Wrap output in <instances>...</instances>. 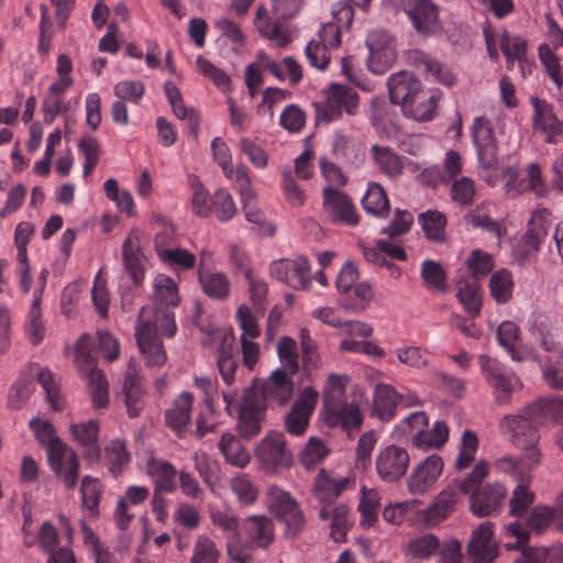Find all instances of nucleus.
I'll use <instances>...</instances> for the list:
<instances>
[{
	"label": "nucleus",
	"mask_w": 563,
	"mask_h": 563,
	"mask_svg": "<svg viewBox=\"0 0 563 563\" xmlns=\"http://www.w3.org/2000/svg\"><path fill=\"white\" fill-rule=\"evenodd\" d=\"M35 374V364H29L19 373L8 394V405L11 409H22L27 402L34 389Z\"/></svg>",
	"instance_id": "nucleus-31"
},
{
	"label": "nucleus",
	"mask_w": 563,
	"mask_h": 563,
	"mask_svg": "<svg viewBox=\"0 0 563 563\" xmlns=\"http://www.w3.org/2000/svg\"><path fill=\"white\" fill-rule=\"evenodd\" d=\"M455 490L454 487H444L427 508L417 512L418 521L428 528H433L446 520L454 512L457 504Z\"/></svg>",
	"instance_id": "nucleus-15"
},
{
	"label": "nucleus",
	"mask_w": 563,
	"mask_h": 563,
	"mask_svg": "<svg viewBox=\"0 0 563 563\" xmlns=\"http://www.w3.org/2000/svg\"><path fill=\"white\" fill-rule=\"evenodd\" d=\"M371 152L376 165L389 177H396L402 173V163L399 156L389 147L373 145Z\"/></svg>",
	"instance_id": "nucleus-60"
},
{
	"label": "nucleus",
	"mask_w": 563,
	"mask_h": 563,
	"mask_svg": "<svg viewBox=\"0 0 563 563\" xmlns=\"http://www.w3.org/2000/svg\"><path fill=\"white\" fill-rule=\"evenodd\" d=\"M421 277L429 290L440 294L448 291L446 275L440 263L424 261L421 265Z\"/></svg>",
	"instance_id": "nucleus-59"
},
{
	"label": "nucleus",
	"mask_w": 563,
	"mask_h": 563,
	"mask_svg": "<svg viewBox=\"0 0 563 563\" xmlns=\"http://www.w3.org/2000/svg\"><path fill=\"white\" fill-rule=\"evenodd\" d=\"M462 172V157L456 151L450 150L445 154L444 158V172L441 173L439 169H429L424 172V176H430L432 179L430 184L437 186L438 183H444L449 179L456 177Z\"/></svg>",
	"instance_id": "nucleus-61"
},
{
	"label": "nucleus",
	"mask_w": 563,
	"mask_h": 563,
	"mask_svg": "<svg viewBox=\"0 0 563 563\" xmlns=\"http://www.w3.org/2000/svg\"><path fill=\"white\" fill-rule=\"evenodd\" d=\"M443 460L437 454H431L418 463L406 481L409 494L423 496L438 483L443 473Z\"/></svg>",
	"instance_id": "nucleus-12"
},
{
	"label": "nucleus",
	"mask_w": 563,
	"mask_h": 563,
	"mask_svg": "<svg viewBox=\"0 0 563 563\" xmlns=\"http://www.w3.org/2000/svg\"><path fill=\"white\" fill-rule=\"evenodd\" d=\"M537 424L554 421L563 416V400L542 398L526 407Z\"/></svg>",
	"instance_id": "nucleus-47"
},
{
	"label": "nucleus",
	"mask_w": 563,
	"mask_h": 563,
	"mask_svg": "<svg viewBox=\"0 0 563 563\" xmlns=\"http://www.w3.org/2000/svg\"><path fill=\"white\" fill-rule=\"evenodd\" d=\"M276 352L285 373L296 374L299 369V354L296 340L290 336H282L276 345Z\"/></svg>",
	"instance_id": "nucleus-57"
},
{
	"label": "nucleus",
	"mask_w": 563,
	"mask_h": 563,
	"mask_svg": "<svg viewBox=\"0 0 563 563\" xmlns=\"http://www.w3.org/2000/svg\"><path fill=\"white\" fill-rule=\"evenodd\" d=\"M555 509L538 505L530 512L526 520V527L517 522H511L505 527L506 532L517 538V544L526 543L529 539V534H540L544 532L553 521Z\"/></svg>",
	"instance_id": "nucleus-17"
},
{
	"label": "nucleus",
	"mask_w": 563,
	"mask_h": 563,
	"mask_svg": "<svg viewBox=\"0 0 563 563\" xmlns=\"http://www.w3.org/2000/svg\"><path fill=\"white\" fill-rule=\"evenodd\" d=\"M428 427V417L423 411H416L402 419L394 429L393 435L399 441L409 440L413 446L427 443L423 430Z\"/></svg>",
	"instance_id": "nucleus-30"
},
{
	"label": "nucleus",
	"mask_w": 563,
	"mask_h": 563,
	"mask_svg": "<svg viewBox=\"0 0 563 563\" xmlns=\"http://www.w3.org/2000/svg\"><path fill=\"white\" fill-rule=\"evenodd\" d=\"M499 46L506 57L507 67L512 68L514 62H523L527 55V42L521 36L504 32L499 38Z\"/></svg>",
	"instance_id": "nucleus-56"
},
{
	"label": "nucleus",
	"mask_w": 563,
	"mask_h": 563,
	"mask_svg": "<svg viewBox=\"0 0 563 563\" xmlns=\"http://www.w3.org/2000/svg\"><path fill=\"white\" fill-rule=\"evenodd\" d=\"M553 356L543 361L542 376L545 383L552 388H563V353L558 342L551 340Z\"/></svg>",
	"instance_id": "nucleus-50"
},
{
	"label": "nucleus",
	"mask_w": 563,
	"mask_h": 563,
	"mask_svg": "<svg viewBox=\"0 0 563 563\" xmlns=\"http://www.w3.org/2000/svg\"><path fill=\"white\" fill-rule=\"evenodd\" d=\"M289 373L276 368L262 386V396L267 402L285 405L289 401L294 393V383Z\"/></svg>",
	"instance_id": "nucleus-27"
},
{
	"label": "nucleus",
	"mask_w": 563,
	"mask_h": 563,
	"mask_svg": "<svg viewBox=\"0 0 563 563\" xmlns=\"http://www.w3.org/2000/svg\"><path fill=\"white\" fill-rule=\"evenodd\" d=\"M324 420L331 427H341L351 437L361 429L363 415L356 404L343 401L325 410Z\"/></svg>",
	"instance_id": "nucleus-26"
},
{
	"label": "nucleus",
	"mask_w": 563,
	"mask_h": 563,
	"mask_svg": "<svg viewBox=\"0 0 563 563\" xmlns=\"http://www.w3.org/2000/svg\"><path fill=\"white\" fill-rule=\"evenodd\" d=\"M368 68L374 74H383L396 59L395 40L385 30H375L367 35Z\"/></svg>",
	"instance_id": "nucleus-11"
},
{
	"label": "nucleus",
	"mask_w": 563,
	"mask_h": 563,
	"mask_svg": "<svg viewBox=\"0 0 563 563\" xmlns=\"http://www.w3.org/2000/svg\"><path fill=\"white\" fill-rule=\"evenodd\" d=\"M75 361L92 396L95 407L104 408L109 402V385L93 358L89 355V336L80 335L75 347Z\"/></svg>",
	"instance_id": "nucleus-4"
},
{
	"label": "nucleus",
	"mask_w": 563,
	"mask_h": 563,
	"mask_svg": "<svg viewBox=\"0 0 563 563\" xmlns=\"http://www.w3.org/2000/svg\"><path fill=\"white\" fill-rule=\"evenodd\" d=\"M394 353L398 363L409 369L422 371L429 365L428 352L421 346L400 345L395 349Z\"/></svg>",
	"instance_id": "nucleus-54"
},
{
	"label": "nucleus",
	"mask_w": 563,
	"mask_h": 563,
	"mask_svg": "<svg viewBox=\"0 0 563 563\" xmlns=\"http://www.w3.org/2000/svg\"><path fill=\"white\" fill-rule=\"evenodd\" d=\"M507 496V488L500 483L479 487L470 498L471 511L477 517H487L497 512Z\"/></svg>",
	"instance_id": "nucleus-21"
},
{
	"label": "nucleus",
	"mask_w": 563,
	"mask_h": 563,
	"mask_svg": "<svg viewBox=\"0 0 563 563\" xmlns=\"http://www.w3.org/2000/svg\"><path fill=\"white\" fill-rule=\"evenodd\" d=\"M402 396L387 384H379L374 391V411L382 420H389Z\"/></svg>",
	"instance_id": "nucleus-41"
},
{
	"label": "nucleus",
	"mask_w": 563,
	"mask_h": 563,
	"mask_svg": "<svg viewBox=\"0 0 563 563\" xmlns=\"http://www.w3.org/2000/svg\"><path fill=\"white\" fill-rule=\"evenodd\" d=\"M404 11L419 34L429 36L442 32L440 8L432 0H407Z\"/></svg>",
	"instance_id": "nucleus-10"
},
{
	"label": "nucleus",
	"mask_w": 563,
	"mask_h": 563,
	"mask_svg": "<svg viewBox=\"0 0 563 563\" xmlns=\"http://www.w3.org/2000/svg\"><path fill=\"white\" fill-rule=\"evenodd\" d=\"M530 104L533 110L532 131L542 135L547 143L558 144L563 134V122L558 119L553 106L537 96L530 97Z\"/></svg>",
	"instance_id": "nucleus-9"
},
{
	"label": "nucleus",
	"mask_w": 563,
	"mask_h": 563,
	"mask_svg": "<svg viewBox=\"0 0 563 563\" xmlns=\"http://www.w3.org/2000/svg\"><path fill=\"white\" fill-rule=\"evenodd\" d=\"M542 455L536 452L522 451L520 457L511 455H503L495 461V467L498 472L508 474L516 481L529 483L531 481V472L541 464Z\"/></svg>",
	"instance_id": "nucleus-22"
},
{
	"label": "nucleus",
	"mask_w": 563,
	"mask_h": 563,
	"mask_svg": "<svg viewBox=\"0 0 563 563\" xmlns=\"http://www.w3.org/2000/svg\"><path fill=\"white\" fill-rule=\"evenodd\" d=\"M362 498L358 505V511L361 514L360 525L365 528H369L377 521V510L380 505V495L378 490L374 488H366L365 486L361 489Z\"/></svg>",
	"instance_id": "nucleus-55"
},
{
	"label": "nucleus",
	"mask_w": 563,
	"mask_h": 563,
	"mask_svg": "<svg viewBox=\"0 0 563 563\" xmlns=\"http://www.w3.org/2000/svg\"><path fill=\"white\" fill-rule=\"evenodd\" d=\"M123 394L129 416L136 417L142 409V398L144 391L142 388L139 371L133 360H131L128 365L123 382Z\"/></svg>",
	"instance_id": "nucleus-34"
},
{
	"label": "nucleus",
	"mask_w": 563,
	"mask_h": 563,
	"mask_svg": "<svg viewBox=\"0 0 563 563\" xmlns=\"http://www.w3.org/2000/svg\"><path fill=\"white\" fill-rule=\"evenodd\" d=\"M254 456L260 468L271 475L290 467L292 463V453L286 445L285 437L275 431L268 432L256 444Z\"/></svg>",
	"instance_id": "nucleus-6"
},
{
	"label": "nucleus",
	"mask_w": 563,
	"mask_h": 563,
	"mask_svg": "<svg viewBox=\"0 0 563 563\" xmlns=\"http://www.w3.org/2000/svg\"><path fill=\"white\" fill-rule=\"evenodd\" d=\"M271 275L277 280L296 290H308L311 287V267L306 257L274 261L269 268Z\"/></svg>",
	"instance_id": "nucleus-8"
},
{
	"label": "nucleus",
	"mask_w": 563,
	"mask_h": 563,
	"mask_svg": "<svg viewBox=\"0 0 563 563\" xmlns=\"http://www.w3.org/2000/svg\"><path fill=\"white\" fill-rule=\"evenodd\" d=\"M243 531L252 548L267 549L275 541L274 521L265 515H252L243 520Z\"/></svg>",
	"instance_id": "nucleus-23"
},
{
	"label": "nucleus",
	"mask_w": 563,
	"mask_h": 563,
	"mask_svg": "<svg viewBox=\"0 0 563 563\" xmlns=\"http://www.w3.org/2000/svg\"><path fill=\"white\" fill-rule=\"evenodd\" d=\"M541 64L545 68L549 78L553 81L563 98V76L562 67L558 55L553 52L549 44L543 43L538 48Z\"/></svg>",
	"instance_id": "nucleus-58"
},
{
	"label": "nucleus",
	"mask_w": 563,
	"mask_h": 563,
	"mask_svg": "<svg viewBox=\"0 0 563 563\" xmlns=\"http://www.w3.org/2000/svg\"><path fill=\"white\" fill-rule=\"evenodd\" d=\"M194 467L198 472L202 482L210 488L214 489L220 471L219 463L211 459L203 451H196L192 455Z\"/></svg>",
	"instance_id": "nucleus-62"
},
{
	"label": "nucleus",
	"mask_w": 563,
	"mask_h": 563,
	"mask_svg": "<svg viewBox=\"0 0 563 563\" xmlns=\"http://www.w3.org/2000/svg\"><path fill=\"white\" fill-rule=\"evenodd\" d=\"M464 220L467 227L483 229L497 239H500L505 233L503 222L492 219L485 205H479L474 210L470 211L464 217Z\"/></svg>",
	"instance_id": "nucleus-52"
},
{
	"label": "nucleus",
	"mask_w": 563,
	"mask_h": 563,
	"mask_svg": "<svg viewBox=\"0 0 563 563\" xmlns=\"http://www.w3.org/2000/svg\"><path fill=\"white\" fill-rule=\"evenodd\" d=\"M37 441L47 449L48 463L55 475L73 489L79 475V462L76 452L59 441L54 427L47 420L34 418L29 422Z\"/></svg>",
	"instance_id": "nucleus-2"
},
{
	"label": "nucleus",
	"mask_w": 563,
	"mask_h": 563,
	"mask_svg": "<svg viewBox=\"0 0 563 563\" xmlns=\"http://www.w3.org/2000/svg\"><path fill=\"white\" fill-rule=\"evenodd\" d=\"M551 227V212L548 209L534 210L522 238L525 246H540L545 243Z\"/></svg>",
	"instance_id": "nucleus-39"
},
{
	"label": "nucleus",
	"mask_w": 563,
	"mask_h": 563,
	"mask_svg": "<svg viewBox=\"0 0 563 563\" xmlns=\"http://www.w3.org/2000/svg\"><path fill=\"white\" fill-rule=\"evenodd\" d=\"M318 391L313 387H305L286 417V430L292 435H301L309 423L310 416L316 407Z\"/></svg>",
	"instance_id": "nucleus-19"
},
{
	"label": "nucleus",
	"mask_w": 563,
	"mask_h": 563,
	"mask_svg": "<svg viewBox=\"0 0 563 563\" xmlns=\"http://www.w3.org/2000/svg\"><path fill=\"white\" fill-rule=\"evenodd\" d=\"M25 333L29 342L36 346L42 343L46 334V327L41 309V295H35L30 306L25 322Z\"/></svg>",
	"instance_id": "nucleus-44"
},
{
	"label": "nucleus",
	"mask_w": 563,
	"mask_h": 563,
	"mask_svg": "<svg viewBox=\"0 0 563 563\" xmlns=\"http://www.w3.org/2000/svg\"><path fill=\"white\" fill-rule=\"evenodd\" d=\"M361 202L367 213L378 218H386L390 210L385 189L380 184L375 181L368 183L367 190L362 197Z\"/></svg>",
	"instance_id": "nucleus-42"
},
{
	"label": "nucleus",
	"mask_w": 563,
	"mask_h": 563,
	"mask_svg": "<svg viewBox=\"0 0 563 563\" xmlns=\"http://www.w3.org/2000/svg\"><path fill=\"white\" fill-rule=\"evenodd\" d=\"M514 282L511 274L506 269L495 272L489 280L492 297L498 303H506L512 297Z\"/></svg>",
	"instance_id": "nucleus-63"
},
{
	"label": "nucleus",
	"mask_w": 563,
	"mask_h": 563,
	"mask_svg": "<svg viewBox=\"0 0 563 563\" xmlns=\"http://www.w3.org/2000/svg\"><path fill=\"white\" fill-rule=\"evenodd\" d=\"M194 406V395L183 391L173 401L170 408L165 411V422L176 433L184 432L190 420Z\"/></svg>",
	"instance_id": "nucleus-29"
},
{
	"label": "nucleus",
	"mask_w": 563,
	"mask_h": 563,
	"mask_svg": "<svg viewBox=\"0 0 563 563\" xmlns=\"http://www.w3.org/2000/svg\"><path fill=\"white\" fill-rule=\"evenodd\" d=\"M218 448L223 454L224 461L238 468H245L251 462V454L240 439L231 432L223 433Z\"/></svg>",
	"instance_id": "nucleus-38"
},
{
	"label": "nucleus",
	"mask_w": 563,
	"mask_h": 563,
	"mask_svg": "<svg viewBox=\"0 0 563 563\" xmlns=\"http://www.w3.org/2000/svg\"><path fill=\"white\" fill-rule=\"evenodd\" d=\"M472 139L482 166H493L497 161V143L493 124L487 118L477 117L474 120Z\"/></svg>",
	"instance_id": "nucleus-16"
},
{
	"label": "nucleus",
	"mask_w": 563,
	"mask_h": 563,
	"mask_svg": "<svg viewBox=\"0 0 563 563\" xmlns=\"http://www.w3.org/2000/svg\"><path fill=\"white\" fill-rule=\"evenodd\" d=\"M266 504L269 511L278 519L299 506L289 492L284 490L277 485L267 487Z\"/></svg>",
	"instance_id": "nucleus-49"
},
{
	"label": "nucleus",
	"mask_w": 563,
	"mask_h": 563,
	"mask_svg": "<svg viewBox=\"0 0 563 563\" xmlns=\"http://www.w3.org/2000/svg\"><path fill=\"white\" fill-rule=\"evenodd\" d=\"M146 473L154 483V492L173 493L176 488L177 470L162 459H150L146 463Z\"/></svg>",
	"instance_id": "nucleus-33"
},
{
	"label": "nucleus",
	"mask_w": 563,
	"mask_h": 563,
	"mask_svg": "<svg viewBox=\"0 0 563 563\" xmlns=\"http://www.w3.org/2000/svg\"><path fill=\"white\" fill-rule=\"evenodd\" d=\"M409 464L408 451L397 444L383 448L375 461L377 474L386 483L399 481L407 473Z\"/></svg>",
	"instance_id": "nucleus-13"
},
{
	"label": "nucleus",
	"mask_w": 563,
	"mask_h": 563,
	"mask_svg": "<svg viewBox=\"0 0 563 563\" xmlns=\"http://www.w3.org/2000/svg\"><path fill=\"white\" fill-rule=\"evenodd\" d=\"M479 372L498 406H508L512 395L522 388L521 379L506 365L487 354L477 356Z\"/></svg>",
	"instance_id": "nucleus-3"
},
{
	"label": "nucleus",
	"mask_w": 563,
	"mask_h": 563,
	"mask_svg": "<svg viewBox=\"0 0 563 563\" xmlns=\"http://www.w3.org/2000/svg\"><path fill=\"white\" fill-rule=\"evenodd\" d=\"M418 223L429 241L435 243L445 241L446 217L444 213L438 210H427L418 216Z\"/></svg>",
	"instance_id": "nucleus-45"
},
{
	"label": "nucleus",
	"mask_w": 563,
	"mask_h": 563,
	"mask_svg": "<svg viewBox=\"0 0 563 563\" xmlns=\"http://www.w3.org/2000/svg\"><path fill=\"white\" fill-rule=\"evenodd\" d=\"M254 24L257 31L265 37L275 41L280 47L290 42V36L285 32L279 23L269 18L268 10L261 5L255 14Z\"/></svg>",
	"instance_id": "nucleus-43"
},
{
	"label": "nucleus",
	"mask_w": 563,
	"mask_h": 563,
	"mask_svg": "<svg viewBox=\"0 0 563 563\" xmlns=\"http://www.w3.org/2000/svg\"><path fill=\"white\" fill-rule=\"evenodd\" d=\"M354 486L350 476L339 475L335 472L320 470L313 481V496L323 504L333 503L344 490Z\"/></svg>",
	"instance_id": "nucleus-20"
},
{
	"label": "nucleus",
	"mask_w": 563,
	"mask_h": 563,
	"mask_svg": "<svg viewBox=\"0 0 563 563\" xmlns=\"http://www.w3.org/2000/svg\"><path fill=\"white\" fill-rule=\"evenodd\" d=\"M164 92L175 115L184 121H187L188 129L195 137L198 136L199 130V115L192 108H188L184 104L181 93L176 85L172 81L164 84Z\"/></svg>",
	"instance_id": "nucleus-36"
},
{
	"label": "nucleus",
	"mask_w": 563,
	"mask_h": 563,
	"mask_svg": "<svg viewBox=\"0 0 563 563\" xmlns=\"http://www.w3.org/2000/svg\"><path fill=\"white\" fill-rule=\"evenodd\" d=\"M264 410V407L257 400L249 395L245 396L236 426L242 438L251 440L261 432Z\"/></svg>",
	"instance_id": "nucleus-28"
},
{
	"label": "nucleus",
	"mask_w": 563,
	"mask_h": 563,
	"mask_svg": "<svg viewBox=\"0 0 563 563\" xmlns=\"http://www.w3.org/2000/svg\"><path fill=\"white\" fill-rule=\"evenodd\" d=\"M507 176L508 180L506 183V187L508 188V191H511L512 189L516 192L533 190L538 195H541L544 190V185L541 177V169L539 165L534 163L528 165L526 176L518 183V185H516L518 177L516 169L509 168L507 170Z\"/></svg>",
	"instance_id": "nucleus-40"
},
{
	"label": "nucleus",
	"mask_w": 563,
	"mask_h": 563,
	"mask_svg": "<svg viewBox=\"0 0 563 563\" xmlns=\"http://www.w3.org/2000/svg\"><path fill=\"white\" fill-rule=\"evenodd\" d=\"M154 297L157 305L162 306L156 308L152 313L154 314L157 309L168 310L167 307H175L179 302L178 288L176 283L168 276L159 274L154 279Z\"/></svg>",
	"instance_id": "nucleus-46"
},
{
	"label": "nucleus",
	"mask_w": 563,
	"mask_h": 563,
	"mask_svg": "<svg viewBox=\"0 0 563 563\" xmlns=\"http://www.w3.org/2000/svg\"><path fill=\"white\" fill-rule=\"evenodd\" d=\"M229 487L241 506H252L257 501L260 490L247 474H239L229 481Z\"/></svg>",
	"instance_id": "nucleus-48"
},
{
	"label": "nucleus",
	"mask_w": 563,
	"mask_h": 563,
	"mask_svg": "<svg viewBox=\"0 0 563 563\" xmlns=\"http://www.w3.org/2000/svg\"><path fill=\"white\" fill-rule=\"evenodd\" d=\"M441 99V91L438 89L423 90L421 89L418 95L406 106L402 111L405 115L412 118L416 121H430L433 119L437 103Z\"/></svg>",
	"instance_id": "nucleus-32"
},
{
	"label": "nucleus",
	"mask_w": 563,
	"mask_h": 563,
	"mask_svg": "<svg viewBox=\"0 0 563 563\" xmlns=\"http://www.w3.org/2000/svg\"><path fill=\"white\" fill-rule=\"evenodd\" d=\"M498 544L494 540L493 523H481L471 536L466 554L472 563H493L498 556Z\"/></svg>",
	"instance_id": "nucleus-14"
},
{
	"label": "nucleus",
	"mask_w": 563,
	"mask_h": 563,
	"mask_svg": "<svg viewBox=\"0 0 563 563\" xmlns=\"http://www.w3.org/2000/svg\"><path fill=\"white\" fill-rule=\"evenodd\" d=\"M323 207L334 222L346 225L358 223V213L352 199L343 191L327 187L323 189Z\"/></svg>",
	"instance_id": "nucleus-18"
},
{
	"label": "nucleus",
	"mask_w": 563,
	"mask_h": 563,
	"mask_svg": "<svg viewBox=\"0 0 563 563\" xmlns=\"http://www.w3.org/2000/svg\"><path fill=\"white\" fill-rule=\"evenodd\" d=\"M212 340L218 347L219 356L217 360L218 368L223 382L231 386L235 380V372L238 368L236 361L233 356L234 335L217 331L212 335Z\"/></svg>",
	"instance_id": "nucleus-25"
},
{
	"label": "nucleus",
	"mask_w": 563,
	"mask_h": 563,
	"mask_svg": "<svg viewBox=\"0 0 563 563\" xmlns=\"http://www.w3.org/2000/svg\"><path fill=\"white\" fill-rule=\"evenodd\" d=\"M349 376L330 374L322 389L323 411L341 405L345 398Z\"/></svg>",
	"instance_id": "nucleus-51"
},
{
	"label": "nucleus",
	"mask_w": 563,
	"mask_h": 563,
	"mask_svg": "<svg viewBox=\"0 0 563 563\" xmlns=\"http://www.w3.org/2000/svg\"><path fill=\"white\" fill-rule=\"evenodd\" d=\"M360 97L347 85L332 84L324 92V101L317 107V117L325 122L340 119L343 113L354 115L357 112Z\"/></svg>",
	"instance_id": "nucleus-7"
},
{
	"label": "nucleus",
	"mask_w": 563,
	"mask_h": 563,
	"mask_svg": "<svg viewBox=\"0 0 563 563\" xmlns=\"http://www.w3.org/2000/svg\"><path fill=\"white\" fill-rule=\"evenodd\" d=\"M536 424L531 413H528L525 407L518 413L504 416L499 421V429L501 434L521 451L530 453L533 451L536 454L542 455L539 446L540 435Z\"/></svg>",
	"instance_id": "nucleus-5"
},
{
	"label": "nucleus",
	"mask_w": 563,
	"mask_h": 563,
	"mask_svg": "<svg viewBox=\"0 0 563 563\" xmlns=\"http://www.w3.org/2000/svg\"><path fill=\"white\" fill-rule=\"evenodd\" d=\"M70 432L76 442L85 450L92 460H99L100 446L98 444L99 423L96 420H88L70 424Z\"/></svg>",
	"instance_id": "nucleus-35"
},
{
	"label": "nucleus",
	"mask_w": 563,
	"mask_h": 563,
	"mask_svg": "<svg viewBox=\"0 0 563 563\" xmlns=\"http://www.w3.org/2000/svg\"><path fill=\"white\" fill-rule=\"evenodd\" d=\"M198 280L208 297L219 301H224L229 298L231 283L225 274L205 271L201 264L198 269Z\"/></svg>",
	"instance_id": "nucleus-37"
},
{
	"label": "nucleus",
	"mask_w": 563,
	"mask_h": 563,
	"mask_svg": "<svg viewBox=\"0 0 563 563\" xmlns=\"http://www.w3.org/2000/svg\"><path fill=\"white\" fill-rule=\"evenodd\" d=\"M421 89L420 80L409 71H399L391 75L388 79L390 101L395 104H400L402 111Z\"/></svg>",
	"instance_id": "nucleus-24"
},
{
	"label": "nucleus",
	"mask_w": 563,
	"mask_h": 563,
	"mask_svg": "<svg viewBox=\"0 0 563 563\" xmlns=\"http://www.w3.org/2000/svg\"><path fill=\"white\" fill-rule=\"evenodd\" d=\"M220 551L216 542L208 536L200 534L195 541L191 563H218Z\"/></svg>",
	"instance_id": "nucleus-64"
},
{
	"label": "nucleus",
	"mask_w": 563,
	"mask_h": 563,
	"mask_svg": "<svg viewBox=\"0 0 563 563\" xmlns=\"http://www.w3.org/2000/svg\"><path fill=\"white\" fill-rule=\"evenodd\" d=\"M342 300V306L352 312L364 311L374 298L373 286L368 282H358Z\"/></svg>",
	"instance_id": "nucleus-53"
},
{
	"label": "nucleus",
	"mask_w": 563,
	"mask_h": 563,
	"mask_svg": "<svg viewBox=\"0 0 563 563\" xmlns=\"http://www.w3.org/2000/svg\"><path fill=\"white\" fill-rule=\"evenodd\" d=\"M177 327L174 313L157 309L142 308L135 327V340L147 367H161L167 361V353L159 335L174 336Z\"/></svg>",
	"instance_id": "nucleus-1"
}]
</instances>
